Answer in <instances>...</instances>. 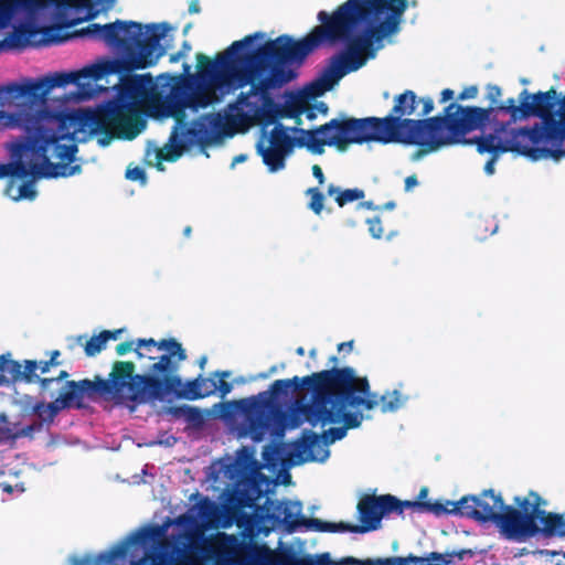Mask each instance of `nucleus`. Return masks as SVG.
<instances>
[{"mask_svg":"<svg viewBox=\"0 0 565 565\" xmlns=\"http://www.w3.org/2000/svg\"><path fill=\"white\" fill-rule=\"evenodd\" d=\"M269 407H273V405L268 398L264 401L253 398L250 402L247 411V422L250 437L255 441H260L270 426Z\"/></svg>","mask_w":565,"mask_h":565,"instance_id":"4be33fe9","label":"nucleus"},{"mask_svg":"<svg viewBox=\"0 0 565 565\" xmlns=\"http://www.w3.org/2000/svg\"><path fill=\"white\" fill-rule=\"evenodd\" d=\"M407 399V396H403L398 390L386 392L379 401L381 402V412L394 413L398 411Z\"/></svg>","mask_w":565,"mask_h":565,"instance_id":"473e14b6","label":"nucleus"},{"mask_svg":"<svg viewBox=\"0 0 565 565\" xmlns=\"http://www.w3.org/2000/svg\"><path fill=\"white\" fill-rule=\"evenodd\" d=\"M422 559H426L424 563H418V565H448L450 563V558L447 555L431 552L428 556L422 557Z\"/></svg>","mask_w":565,"mask_h":565,"instance_id":"79ce46f5","label":"nucleus"},{"mask_svg":"<svg viewBox=\"0 0 565 565\" xmlns=\"http://www.w3.org/2000/svg\"><path fill=\"white\" fill-rule=\"evenodd\" d=\"M184 360V349L167 352L149 367L148 374H136L131 361H115L108 379H104L110 402L135 411L137 405L163 401L169 391L181 384L178 372Z\"/></svg>","mask_w":565,"mask_h":565,"instance_id":"423d86ee","label":"nucleus"},{"mask_svg":"<svg viewBox=\"0 0 565 565\" xmlns=\"http://www.w3.org/2000/svg\"><path fill=\"white\" fill-rule=\"evenodd\" d=\"M134 341L121 342L116 347V353L118 355H125L126 353L130 352L134 349Z\"/></svg>","mask_w":565,"mask_h":565,"instance_id":"6e6d98bb","label":"nucleus"},{"mask_svg":"<svg viewBox=\"0 0 565 565\" xmlns=\"http://www.w3.org/2000/svg\"><path fill=\"white\" fill-rule=\"evenodd\" d=\"M405 191L406 192H409L412 191L415 186L418 185V179H417V175L416 174H412V175H408L406 179H405Z\"/></svg>","mask_w":565,"mask_h":565,"instance_id":"13d9d810","label":"nucleus"},{"mask_svg":"<svg viewBox=\"0 0 565 565\" xmlns=\"http://www.w3.org/2000/svg\"><path fill=\"white\" fill-rule=\"evenodd\" d=\"M359 559L353 556L342 557L339 561H332V565H359Z\"/></svg>","mask_w":565,"mask_h":565,"instance_id":"4d7b16f0","label":"nucleus"},{"mask_svg":"<svg viewBox=\"0 0 565 565\" xmlns=\"http://www.w3.org/2000/svg\"><path fill=\"white\" fill-rule=\"evenodd\" d=\"M360 524H351L347 522H337L338 532H351V533H364L362 529H359Z\"/></svg>","mask_w":565,"mask_h":565,"instance_id":"5fc2aeb1","label":"nucleus"},{"mask_svg":"<svg viewBox=\"0 0 565 565\" xmlns=\"http://www.w3.org/2000/svg\"><path fill=\"white\" fill-rule=\"evenodd\" d=\"M479 153H490L491 158L484 164V172L489 175L494 173V164L501 153L516 152L533 161L541 159H553L551 146L547 143V136L542 128H519L510 129L508 132H491L475 139Z\"/></svg>","mask_w":565,"mask_h":565,"instance_id":"9d476101","label":"nucleus"},{"mask_svg":"<svg viewBox=\"0 0 565 565\" xmlns=\"http://www.w3.org/2000/svg\"><path fill=\"white\" fill-rule=\"evenodd\" d=\"M72 38L61 25L39 28L33 24H21L0 42L1 49H25L63 43Z\"/></svg>","mask_w":565,"mask_h":565,"instance_id":"4468645a","label":"nucleus"},{"mask_svg":"<svg viewBox=\"0 0 565 565\" xmlns=\"http://www.w3.org/2000/svg\"><path fill=\"white\" fill-rule=\"evenodd\" d=\"M171 26L167 22L149 23L142 25L135 21H121L107 23L104 25L92 23L82 29L78 34L87 35L94 39L103 40L108 46L115 47L121 54L119 58H106L98 63L83 67L79 71L70 73H55L51 76H45L36 82H28L23 84L12 83L0 90L7 92L12 98H28L30 100L44 99L51 89L54 87H62L68 84H76L82 89L79 94L83 97H92L90 92L84 90V84L81 79L89 78L95 82L104 78L107 75H120L119 84L117 86V97L107 102L105 105L95 110L85 109L68 114L51 113L46 109H38L34 113L19 114V120L25 128L26 136L22 142H25L30 134L38 127H42L58 137L57 145L65 147H75L72 151V160L50 159L51 164H65L66 170L71 177L79 171V166L71 167L70 164L75 160L77 146L74 142V135L78 130H88L92 135L102 134L103 137L98 139V143L103 147L107 146L113 138L128 139L120 132V127L113 120H103L100 125L94 122L96 119H102V113L110 104L120 100V90L124 79L136 74H131L137 70H145L154 66L158 61L166 55L167 49L161 45V40L167 36Z\"/></svg>","mask_w":565,"mask_h":565,"instance_id":"f03ea898","label":"nucleus"},{"mask_svg":"<svg viewBox=\"0 0 565 565\" xmlns=\"http://www.w3.org/2000/svg\"><path fill=\"white\" fill-rule=\"evenodd\" d=\"M377 406L375 395H371L366 377L358 376L354 369L341 367L318 398L301 407V414L311 426L338 425L321 435L324 444H332L347 436L349 429L361 426L364 415L352 412L363 407L372 411Z\"/></svg>","mask_w":565,"mask_h":565,"instance_id":"39448f33","label":"nucleus"},{"mask_svg":"<svg viewBox=\"0 0 565 565\" xmlns=\"http://www.w3.org/2000/svg\"><path fill=\"white\" fill-rule=\"evenodd\" d=\"M327 194L329 196H333L335 203L340 207H343L348 203H352L354 201L362 200L365 196V192L362 189L354 188V189L342 190L334 184L328 185Z\"/></svg>","mask_w":565,"mask_h":565,"instance_id":"c756f323","label":"nucleus"},{"mask_svg":"<svg viewBox=\"0 0 565 565\" xmlns=\"http://www.w3.org/2000/svg\"><path fill=\"white\" fill-rule=\"evenodd\" d=\"M327 445L320 435L306 430L301 438L292 444V448L300 461H324L329 456Z\"/></svg>","mask_w":565,"mask_h":565,"instance_id":"6ab92c4d","label":"nucleus"},{"mask_svg":"<svg viewBox=\"0 0 565 565\" xmlns=\"http://www.w3.org/2000/svg\"><path fill=\"white\" fill-rule=\"evenodd\" d=\"M366 224L369 226V232L372 237L374 238H381L383 235V227L382 222L379 216H375L373 218H367Z\"/></svg>","mask_w":565,"mask_h":565,"instance_id":"c03bdc74","label":"nucleus"},{"mask_svg":"<svg viewBox=\"0 0 565 565\" xmlns=\"http://www.w3.org/2000/svg\"><path fill=\"white\" fill-rule=\"evenodd\" d=\"M188 10L190 14L199 13L201 11L199 0H191Z\"/></svg>","mask_w":565,"mask_h":565,"instance_id":"338daca9","label":"nucleus"},{"mask_svg":"<svg viewBox=\"0 0 565 565\" xmlns=\"http://www.w3.org/2000/svg\"><path fill=\"white\" fill-rule=\"evenodd\" d=\"M341 367L315 372L310 375L292 379L276 380L271 383L269 393L273 397L287 396L290 392H311L312 399L318 398Z\"/></svg>","mask_w":565,"mask_h":565,"instance_id":"2eb2a0df","label":"nucleus"},{"mask_svg":"<svg viewBox=\"0 0 565 565\" xmlns=\"http://www.w3.org/2000/svg\"><path fill=\"white\" fill-rule=\"evenodd\" d=\"M0 489L7 493H13L14 491L22 493L25 491V487H24L23 482H17L14 484L7 483V482H0Z\"/></svg>","mask_w":565,"mask_h":565,"instance_id":"8fccbe9b","label":"nucleus"},{"mask_svg":"<svg viewBox=\"0 0 565 565\" xmlns=\"http://www.w3.org/2000/svg\"><path fill=\"white\" fill-rule=\"evenodd\" d=\"M160 533V529L157 526H147L138 530L127 541L118 543L110 547L108 551L99 553L96 558V565L110 564L115 559L121 558L126 555L128 546L131 543H148L154 540Z\"/></svg>","mask_w":565,"mask_h":565,"instance_id":"aec40b11","label":"nucleus"},{"mask_svg":"<svg viewBox=\"0 0 565 565\" xmlns=\"http://www.w3.org/2000/svg\"><path fill=\"white\" fill-rule=\"evenodd\" d=\"M188 407H189V405H185V404L179 405V406H170L166 409V413L171 415L174 418H183L184 419Z\"/></svg>","mask_w":565,"mask_h":565,"instance_id":"864d4df0","label":"nucleus"},{"mask_svg":"<svg viewBox=\"0 0 565 565\" xmlns=\"http://www.w3.org/2000/svg\"><path fill=\"white\" fill-rule=\"evenodd\" d=\"M115 1L116 0H47L43 4V9L54 4L56 8L86 10V19L90 20L99 12V10L96 9V4L105 3V8L108 9L115 4Z\"/></svg>","mask_w":565,"mask_h":565,"instance_id":"bb28decb","label":"nucleus"},{"mask_svg":"<svg viewBox=\"0 0 565 565\" xmlns=\"http://www.w3.org/2000/svg\"><path fill=\"white\" fill-rule=\"evenodd\" d=\"M264 509L266 516L271 521L273 525L282 526L289 534L295 533L301 527L307 530V521L309 519L302 515V504L300 501H278L267 498Z\"/></svg>","mask_w":565,"mask_h":565,"instance_id":"dca6fc26","label":"nucleus"},{"mask_svg":"<svg viewBox=\"0 0 565 565\" xmlns=\"http://www.w3.org/2000/svg\"><path fill=\"white\" fill-rule=\"evenodd\" d=\"M199 514L201 516H207L213 509V502L207 498L203 497L198 503Z\"/></svg>","mask_w":565,"mask_h":565,"instance_id":"09e8293b","label":"nucleus"},{"mask_svg":"<svg viewBox=\"0 0 565 565\" xmlns=\"http://www.w3.org/2000/svg\"><path fill=\"white\" fill-rule=\"evenodd\" d=\"M383 558H364L359 559V565H383Z\"/></svg>","mask_w":565,"mask_h":565,"instance_id":"0e129e2a","label":"nucleus"},{"mask_svg":"<svg viewBox=\"0 0 565 565\" xmlns=\"http://www.w3.org/2000/svg\"><path fill=\"white\" fill-rule=\"evenodd\" d=\"M58 137L42 127L30 134L25 142H17L11 148L13 161L0 164V179L13 177L24 179L57 178L70 174L65 164H51L50 159L72 160L75 147L57 145Z\"/></svg>","mask_w":565,"mask_h":565,"instance_id":"1a4fd4ad","label":"nucleus"},{"mask_svg":"<svg viewBox=\"0 0 565 565\" xmlns=\"http://www.w3.org/2000/svg\"><path fill=\"white\" fill-rule=\"evenodd\" d=\"M388 494H364L358 503L360 527L364 533L375 531L381 526L382 519L392 513Z\"/></svg>","mask_w":565,"mask_h":565,"instance_id":"f3484780","label":"nucleus"},{"mask_svg":"<svg viewBox=\"0 0 565 565\" xmlns=\"http://www.w3.org/2000/svg\"><path fill=\"white\" fill-rule=\"evenodd\" d=\"M98 397L110 402L109 393L100 375H95L94 380L66 381L56 398L47 404L36 403L33 412L42 422L52 423L61 411L84 409L87 407L85 398L95 401Z\"/></svg>","mask_w":565,"mask_h":565,"instance_id":"ddd939ff","label":"nucleus"},{"mask_svg":"<svg viewBox=\"0 0 565 565\" xmlns=\"http://www.w3.org/2000/svg\"><path fill=\"white\" fill-rule=\"evenodd\" d=\"M426 559H422V556L408 555L406 557L391 556L383 558V565H418L424 563Z\"/></svg>","mask_w":565,"mask_h":565,"instance_id":"58836bf2","label":"nucleus"},{"mask_svg":"<svg viewBox=\"0 0 565 565\" xmlns=\"http://www.w3.org/2000/svg\"><path fill=\"white\" fill-rule=\"evenodd\" d=\"M184 420L194 428H201L204 425L205 416L199 407L189 405Z\"/></svg>","mask_w":565,"mask_h":565,"instance_id":"e433bc0d","label":"nucleus"},{"mask_svg":"<svg viewBox=\"0 0 565 565\" xmlns=\"http://www.w3.org/2000/svg\"><path fill=\"white\" fill-rule=\"evenodd\" d=\"M447 514H458L478 522H493L501 534L513 540V516L516 509L505 505L500 494L493 490H484L478 495H465L459 501H446Z\"/></svg>","mask_w":565,"mask_h":565,"instance_id":"f8f14e48","label":"nucleus"},{"mask_svg":"<svg viewBox=\"0 0 565 565\" xmlns=\"http://www.w3.org/2000/svg\"><path fill=\"white\" fill-rule=\"evenodd\" d=\"M126 178L131 181H140L141 183H145L147 180L146 171L140 167L127 169Z\"/></svg>","mask_w":565,"mask_h":565,"instance_id":"49530a36","label":"nucleus"},{"mask_svg":"<svg viewBox=\"0 0 565 565\" xmlns=\"http://www.w3.org/2000/svg\"><path fill=\"white\" fill-rule=\"evenodd\" d=\"M337 43H345V50L333 55L321 75L306 87L307 95L312 98L332 89L342 77L363 67L369 57H374V53H371L354 33L341 40H332L324 35L312 53L322 45Z\"/></svg>","mask_w":565,"mask_h":565,"instance_id":"9b49d317","label":"nucleus"},{"mask_svg":"<svg viewBox=\"0 0 565 565\" xmlns=\"http://www.w3.org/2000/svg\"><path fill=\"white\" fill-rule=\"evenodd\" d=\"M539 521L542 524L540 532L546 537H565V515L555 512L541 513Z\"/></svg>","mask_w":565,"mask_h":565,"instance_id":"c85d7f7f","label":"nucleus"},{"mask_svg":"<svg viewBox=\"0 0 565 565\" xmlns=\"http://www.w3.org/2000/svg\"><path fill=\"white\" fill-rule=\"evenodd\" d=\"M306 195L310 198L308 207L316 214L320 215L323 210L324 195L318 188H309Z\"/></svg>","mask_w":565,"mask_h":565,"instance_id":"72a5a7b5","label":"nucleus"},{"mask_svg":"<svg viewBox=\"0 0 565 565\" xmlns=\"http://www.w3.org/2000/svg\"><path fill=\"white\" fill-rule=\"evenodd\" d=\"M418 0H347L334 11H319V29L332 40L354 33L375 54V44L399 32L403 15L408 7L416 8Z\"/></svg>","mask_w":565,"mask_h":565,"instance_id":"20e7f679","label":"nucleus"},{"mask_svg":"<svg viewBox=\"0 0 565 565\" xmlns=\"http://www.w3.org/2000/svg\"><path fill=\"white\" fill-rule=\"evenodd\" d=\"M529 497L532 501L531 514H522L516 510L513 516V541L524 542L535 536L540 532L536 520L541 518V513H547L542 507L546 505V501L536 492L531 490Z\"/></svg>","mask_w":565,"mask_h":565,"instance_id":"a211bd4d","label":"nucleus"},{"mask_svg":"<svg viewBox=\"0 0 565 565\" xmlns=\"http://www.w3.org/2000/svg\"><path fill=\"white\" fill-rule=\"evenodd\" d=\"M70 376L67 371H61L56 377H40L36 383L40 384V387L43 392L50 391L51 385L56 383L58 384L62 380L67 379Z\"/></svg>","mask_w":565,"mask_h":565,"instance_id":"a19ab883","label":"nucleus"},{"mask_svg":"<svg viewBox=\"0 0 565 565\" xmlns=\"http://www.w3.org/2000/svg\"><path fill=\"white\" fill-rule=\"evenodd\" d=\"M301 130L303 129L299 127L291 128L292 132L300 135L299 138L295 139L288 134V128H286L282 124H276L270 131L268 145L289 154L292 153L295 145H298L299 147H306L311 153H313L306 145L299 143V140L306 141L308 139V136L302 134Z\"/></svg>","mask_w":565,"mask_h":565,"instance_id":"393cba45","label":"nucleus"},{"mask_svg":"<svg viewBox=\"0 0 565 565\" xmlns=\"http://www.w3.org/2000/svg\"><path fill=\"white\" fill-rule=\"evenodd\" d=\"M286 367V364L282 362L279 365H273L266 373H260L257 377L258 379H267L270 374L276 373L279 369L284 370Z\"/></svg>","mask_w":565,"mask_h":565,"instance_id":"680f3d73","label":"nucleus"},{"mask_svg":"<svg viewBox=\"0 0 565 565\" xmlns=\"http://www.w3.org/2000/svg\"><path fill=\"white\" fill-rule=\"evenodd\" d=\"M256 151L270 172H277L286 167V158L290 156L271 146H265L263 140L256 143Z\"/></svg>","mask_w":565,"mask_h":565,"instance_id":"cd10ccee","label":"nucleus"},{"mask_svg":"<svg viewBox=\"0 0 565 565\" xmlns=\"http://www.w3.org/2000/svg\"><path fill=\"white\" fill-rule=\"evenodd\" d=\"M265 477L259 473L244 478L238 484L235 493V500L241 508H255L257 501L264 497L263 489Z\"/></svg>","mask_w":565,"mask_h":565,"instance_id":"b1692460","label":"nucleus"},{"mask_svg":"<svg viewBox=\"0 0 565 565\" xmlns=\"http://www.w3.org/2000/svg\"><path fill=\"white\" fill-rule=\"evenodd\" d=\"M157 344V341L152 338L150 339H138L137 342H136V348L134 349V351L136 352L137 356L139 359H141L143 356V353L140 352V348H150V347H156Z\"/></svg>","mask_w":565,"mask_h":565,"instance_id":"3c124183","label":"nucleus"},{"mask_svg":"<svg viewBox=\"0 0 565 565\" xmlns=\"http://www.w3.org/2000/svg\"><path fill=\"white\" fill-rule=\"evenodd\" d=\"M307 530L337 533V522H327L320 519L311 518L307 521Z\"/></svg>","mask_w":565,"mask_h":565,"instance_id":"4c0bfd02","label":"nucleus"},{"mask_svg":"<svg viewBox=\"0 0 565 565\" xmlns=\"http://www.w3.org/2000/svg\"><path fill=\"white\" fill-rule=\"evenodd\" d=\"M313 106H315L316 113L319 111L322 115H326L328 113V110H329L328 105L326 103H323V102H319V103H317Z\"/></svg>","mask_w":565,"mask_h":565,"instance_id":"774afa93","label":"nucleus"},{"mask_svg":"<svg viewBox=\"0 0 565 565\" xmlns=\"http://www.w3.org/2000/svg\"><path fill=\"white\" fill-rule=\"evenodd\" d=\"M156 348H158V350H164L167 352L183 349L182 344L178 342L174 338L162 339L160 341H157Z\"/></svg>","mask_w":565,"mask_h":565,"instance_id":"a18cd8bd","label":"nucleus"},{"mask_svg":"<svg viewBox=\"0 0 565 565\" xmlns=\"http://www.w3.org/2000/svg\"><path fill=\"white\" fill-rule=\"evenodd\" d=\"M190 552L215 558V565H332L329 553L298 556L285 551L273 554L265 545L245 544L226 533H218L212 540H194Z\"/></svg>","mask_w":565,"mask_h":565,"instance_id":"6e6552de","label":"nucleus"},{"mask_svg":"<svg viewBox=\"0 0 565 565\" xmlns=\"http://www.w3.org/2000/svg\"><path fill=\"white\" fill-rule=\"evenodd\" d=\"M173 394L178 398L188 401H196L204 398V393L201 392L200 382L198 377L189 380L185 383L181 381V384L173 391H169V395Z\"/></svg>","mask_w":565,"mask_h":565,"instance_id":"7c9ffc66","label":"nucleus"},{"mask_svg":"<svg viewBox=\"0 0 565 565\" xmlns=\"http://www.w3.org/2000/svg\"><path fill=\"white\" fill-rule=\"evenodd\" d=\"M38 362L34 360H25L24 369L18 361L9 359L7 355H0V375L3 376V384L23 381L25 383H36L39 375L36 374Z\"/></svg>","mask_w":565,"mask_h":565,"instance_id":"412c9836","label":"nucleus"},{"mask_svg":"<svg viewBox=\"0 0 565 565\" xmlns=\"http://www.w3.org/2000/svg\"><path fill=\"white\" fill-rule=\"evenodd\" d=\"M308 120H313L317 117L315 106H310L306 103V110L303 111Z\"/></svg>","mask_w":565,"mask_h":565,"instance_id":"69168bd1","label":"nucleus"},{"mask_svg":"<svg viewBox=\"0 0 565 565\" xmlns=\"http://www.w3.org/2000/svg\"><path fill=\"white\" fill-rule=\"evenodd\" d=\"M312 174L313 177L318 180L319 184H323L324 183V174H323V171L321 169V167L319 164H313L312 166Z\"/></svg>","mask_w":565,"mask_h":565,"instance_id":"052dcab7","label":"nucleus"},{"mask_svg":"<svg viewBox=\"0 0 565 565\" xmlns=\"http://www.w3.org/2000/svg\"><path fill=\"white\" fill-rule=\"evenodd\" d=\"M324 34L316 25L300 39L281 34L268 40L248 52L247 47L263 32L248 34L234 41L224 52L211 60L203 53L196 54L198 74H189L190 65L183 64V74H161L170 92L162 95L150 73L124 79L120 100L110 104L102 113L103 120H113L128 140L136 138L146 127L145 117L157 119L173 118L175 125L168 145L158 152V159L175 161L193 145L211 143L224 127L223 116L211 113L200 116L188 126L185 110L198 111L217 103V92H231L250 85L247 93H241L237 105L246 115L264 126L276 125L280 119V106L270 96V90L280 88L297 77V72ZM90 118H96L92 115ZM96 120V119H94Z\"/></svg>","mask_w":565,"mask_h":565,"instance_id":"f257e3e1","label":"nucleus"},{"mask_svg":"<svg viewBox=\"0 0 565 565\" xmlns=\"http://www.w3.org/2000/svg\"><path fill=\"white\" fill-rule=\"evenodd\" d=\"M212 375L217 379L216 392H218L221 398H224L233 388V385L226 381L232 375L231 371H215Z\"/></svg>","mask_w":565,"mask_h":565,"instance_id":"f704fd0d","label":"nucleus"},{"mask_svg":"<svg viewBox=\"0 0 565 565\" xmlns=\"http://www.w3.org/2000/svg\"><path fill=\"white\" fill-rule=\"evenodd\" d=\"M306 110V103L302 100L292 102L286 106H280L281 118H298L303 115Z\"/></svg>","mask_w":565,"mask_h":565,"instance_id":"c9c22d12","label":"nucleus"},{"mask_svg":"<svg viewBox=\"0 0 565 565\" xmlns=\"http://www.w3.org/2000/svg\"><path fill=\"white\" fill-rule=\"evenodd\" d=\"M122 329H116V330H104L102 331L104 338L108 342L109 340H117L119 335L121 334Z\"/></svg>","mask_w":565,"mask_h":565,"instance_id":"bf43d9fd","label":"nucleus"},{"mask_svg":"<svg viewBox=\"0 0 565 565\" xmlns=\"http://www.w3.org/2000/svg\"><path fill=\"white\" fill-rule=\"evenodd\" d=\"M548 120L547 126L544 127L545 135L547 136V143L551 146V149L558 150L553 152V159L558 161L565 156V97L561 102L558 118H556L553 109Z\"/></svg>","mask_w":565,"mask_h":565,"instance_id":"5701e85b","label":"nucleus"},{"mask_svg":"<svg viewBox=\"0 0 565 565\" xmlns=\"http://www.w3.org/2000/svg\"><path fill=\"white\" fill-rule=\"evenodd\" d=\"M479 88L477 85H470L466 87L460 94L458 95L459 100H466V99H472L478 96Z\"/></svg>","mask_w":565,"mask_h":565,"instance_id":"603ef678","label":"nucleus"},{"mask_svg":"<svg viewBox=\"0 0 565 565\" xmlns=\"http://www.w3.org/2000/svg\"><path fill=\"white\" fill-rule=\"evenodd\" d=\"M486 90V99L490 103L489 107L462 106L463 109L471 108L476 111L470 128H467L462 134L461 142L463 143L469 142L465 139L467 134L478 129L483 130L487 125H490L495 132H508L512 124L530 116H537L542 120L535 122L531 128L546 127L551 113L557 104V93L554 87H551L547 92L535 94L523 89L519 95V105L514 98L501 102L502 89L495 84H488Z\"/></svg>","mask_w":565,"mask_h":565,"instance_id":"0eeeda50","label":"nucleus"},{"mask_svg":"<svg viewBox=\"0 0 565 565\" xmlns=\"http://www.w3.org/2000/svg\"><path fill=\"white\" fill-rule=\"evenodd\" d=\"M454 95H455V93L452 89H450V88L443 89V92L440 94V103H446V102L452 99Z\"/></svg>","mask_w":565,"mask_h":565,"instance_id":"e2e57ef3","label":"nucleus"},{"mask_svg":"<svg viewBox=\"0 0 565 565\" xmlns=\"http://www.w3.org/2000/svg\"><path fill=\"white\" fill-rule=\"evenodd\" d=\"M36 195L35 188L31 181L24 182L19 186V194L14 200L29 199L33 200Z\"/></svg>","mask_w":565,"mask_h":565,"instance_id":"37998d69","label":"nucleus"},{"mask_svg":"<svg viewBox=\"0 0 565 565\" xmlns=\"http://www.w3.org/2000/svg\"><path fill=\"white\" fill-rule=\"evenodd\" d=\"M198 380L200 382L201 392L204 393V397L216 393V380L213 375L212 377H204L199 375Z\"/></svg>","mask_w":565,"mask_h":565,"instance_id":"ea45409f","label":"nucleus"},{"mask_svg":"<svg viewBox=\"0 0 565 565\" xmlns=\"http://www.w3.org/2000/svg\"><path fill=\"white\" fill-rule=\"evenodd\" d=\"M106 343L107 341L102 332L90 339H86V335H77L74 339V344L83 345L87 356H95L100 353L106 348Z\"/></svg>","mask_w":565,"mask_h":565,"instance_id":"2f4dec72","label":"nucleus"},{"mask_svg":"<svg viewBox=\"0 0 565 565\" xmlns=\"http://www.w3.org/2000/svg\"><path fill=\"white\" fill-rule=\"evenodd\" d=\"M513 501L519 507L518 510L521 511L522 514H531L532 501L529 495L515 497Z\"/></svg>","mask_w":565,"mask_h":565,"instance_id":"de8ad7c7","label":"nucleus"},{"mask_svg":"<svg viewBox=\"0 0 565 565\" xmlns=\"http://www.w3.org/2000/svg\"><path fill=\"white\" fill-rule=\"evenodd\" d=\"M433 109L431 97L418 98L415 92L406 89L395 97L391 114L386 117L333 118L313 130H301L308 139L299 140V143L319 156L324 152V146L335 147L343 152L351 145L371 141L416 145L419 149L412 154V160L417 161L443 147L460 143L476 113L450 103L443 115L424 118Z\"/></svg>","mask_w":565,"mask_h":565,"instance_id":"7ed1b4c3","label":"nucleus"},{"mask_svg":"<svg viewBox=\"0 0 565 565\" xmlns=\"http://www.w3.org/2000/svg\"><path fill=\"white\" fill-rule=\"evenodd\" d=\"M388 500L391 501V512L402 515L405 509H412L418 512L424 513H433L437 516L447 514L448 507L446 503H441L439 501L429 502V501H409V500H399L395 495L388 494Z\"/></svg>","mask_w":565,"mask_h":565,"instance_id":"a878e982","label":"nucleus"}]
</instances>
